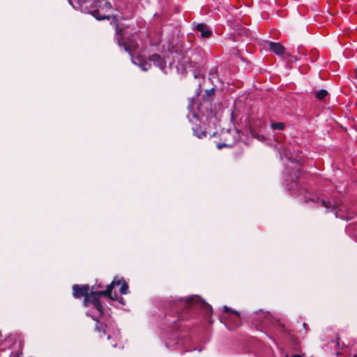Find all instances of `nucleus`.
I'll list each match as a JSON object with an SVG mask.
<instances>
[{
    "mask_svg": "<svg viewBox=\"0 0 357 357\" xmlns=\"http://www.w3.org/2000/svg\"><path fill=\"white\" fill-rule=\"evenodd\" d=\"M121 286V294L128 293V284L123 278L116 276L112 282L106 287L105 290L91 291V296L83 301V305L86 307H91L92 310L86 314L93 320L96 321V330L100 333V337L107 336V339L111 341L113 347H116L120 341V331L115 324L108 322L107 324L98 321L104 314V308L100 301L101 296H105L112 301H118V295L112 294V290L115 287Z\"/></svg>",
    "mask_w": 357,
    "mask_h": 357,
    "instance_id": "1",
    "label": "nucleus"
},
{
    "mask_svg": "<svg viewBox=\"0 0 357 357\" xmlns=\"http://www.w3.org/2000/svg\"><path fill=\"white\" fill-rule=\"evenodd\" d=\"M191 298L174 300L168 303V309L165 315V324L171 331H186L190 330L188 323L189 310L186 305Z\"/></svg>",
    "mask_w": 357,
    "mask_h": 357,
    "instance_id": "2",
    "label": "nucleus"
},
{
    "mask_svg": "<svg viewBox=\"0 0 357 357\" xmlns=\"http://www.w3.org/2000/svg\"><path fill=\"white\" fill-rule=\"evenodd\" d=\"M91 8L89 10L98 20H103L109 18L105 15L107 10H110L112 6L110 3L105 0H93V3L90 5Z\"/></svg>",
    "mask_w": 357,
    "mask_h": 357,
    "instance_id": "3",
    "label": "nucleus"
},
{
    "mask_svg": "<svg viewBox=\"0 0 357 357\" xmlns=\"http://www.w3.org/2000/svg\"><path fill=\"white\" fill-rule=\"evenodd\" d=\"M116 40L119 46L123 47L124 50L129 52L130 54L135 51L138 47V44L136 40L128 38L126 41L123 38V30L120 29L119 24H116Z\"/></svg>",
    "mask_w": 357,
    "mask_h": 357,
    "instance_id": "4",
    "label": "nucleus"
},
{
    "mask_svg": "<svg viewBox=\"0 0 357 357\" xmlns=\"http://www.w3.org/2000/svg\"><path fill=\"white\" fill-rule=\"evenodd\" d=\"M91 291L89 284H74L73 286V296L75 298L83 297L85 301L90 297Z\"/></svg>",
    "mask_w": 357,
    "mask_h": 357,
    "instance_id": "5",
    "label": "nucleus"
},
{
    "mask_svg": "<svg viewBox=\"0 0 357 357\" xmlns=\"http://www.w3.org/2000/svg\"><path fill=\"white\" fill-rule=\"evenodd\" d=\"M195 30L200 32L202 38H210L212 36V31L204 23L197 24Z\"/></svg>",
    "mask_w": 357,
    "mask_h": 357,
    "instance_id": "6",
    "label": "nucleus"
},
{
    "mask_svg": "<svg viewBox=\"0 0 357 357\" xmlns=\"http://www.w3.org/2000/svg\"><path fill=\"white\" fill-rule=\"evenodd\" d=\"M149 60L153 63V64L161 70H164L166 68V61L159 54H155L149 56Z\"/></svg>",
    "mask_w": 357,
    "mask_h": 357,
    "instance_id": "7",
    "label": "nucleus"
},
{
    "mask_svg": "<svg viewBox=\"0 0 357 357\" xmlns=\"http://www.w3.org/2000/svg\"><path fill=\"white\" fill-rule=\"evenodd\" d=\"M269 49L277 55H282L284 52V47L279 43L270 42Z\"/></svg>",
    "mask_w": 357,
    "mask_h": 357,
    "instance_id": "8",
    "label": "nucleus"
},
{
    "mask_svg": "<svg viewBox=\"0 0 357 357\" xmlns=\"http://www.w3.org/2000/svg\"><path fill=\"white\" fill-rule=\"evenodd\" d=\"M328 95V92L325 89H321L319 91L316 93V98L319 100H324Z\"/></svg>",
    "mask_w": 357,
    "mask_h": 357,
    "instance_id": "9",
    "label": "nucleus"
},
{
    "mask_svg": "<svg viewBox=\"0 0 357 357\" xmlns=\"http://www.w3.org/2000/svg\"><path fill=\"white\" fill-rule=\"evenodd\" d=\"M271 128L273 129V130H282L284 129L285 128V125L284 123H272L271 125Z\"/></svg>",
    "mask_w": 357,
    "mask_h": 357,
    "instance_id": "10",
    "label": "nucleus"
},
{
    "mask_svg": "<svg viewBox=\"0 0 357 357\" xmlns=\"http://www.w3.org/2000/svg\"><path fill=\"white\" fill-rule=\"evenodd\" d=\"M199 105V102L197 99H192L190 103L188 105V107L190 110L194 111L195 107H198Z\"/></svg>",
    "mask_w": 357,
    "mask_h": 357,
    "instance_id": "11",
    "label": "nucleus"
},
{
    "mask_svg": "<svg viewBox=\"0 0 357 357\" xmlns=\"http://www.w3.org/2000/svg\"><path fill=\"white\" fill-rule=\"evenodd\" d=\"M15 357H31L29 356H25L24 355L22 347L20 346L18 351H17L15 354Z\"/></svg>",
    "mask_w": 357,
    "mask_h": 357,
    "instance_id": "12",
    "label": "nucleus"
},
{
    "mask_svg": "<svg viewBox=\"0 0 357 357\" xmlns=\"http://www.w3.org/2000/svg\"><path fill=\"white\" fill-rule=\"evenodd\" d=\"M321 204L323 206L326 207V208H331V207L333 208V206L331 205L330 202H326V201L322 200Z\"/></svg>",
    "mask_w": 357,
    "mask_h": 357,
    "instance_id": "13",
    "label": "nucleus"
},
{
    "mask_svg": "<svg viewBox=\"0 0 357 357\" xmlns=\"http://www.w3.org/2000/svg\"><path fill=\"white\" fill-rule=\"evenodd\" d=\"M300 194L307 193V190L305 188H301L299 190Z\"/></svg>",
    "mask_w": 357,
    "mask_h": 357,
    "instance_id": "14",
    "label": "nucleus"
},
{
    "mask_svg": "<svg viewBox=\"0 0 357 357\" xmlns=\"http://www.w3.org/2000/svg\"><path fill=\"white\" fill-rule=\"evenodd\" d=\"M196 135L199 138H202L206 136V132H202L200 134L197 133Z\"/></svg>",
    "mask_w": 357,
    "mask_h": 357,
    "instance_id": "15",
    "label": "nucleus"
},
{
    "mask_svg": "<svg viewBox=\"0 0 357 357\" xmlns=\"http://www.w3.org/2000/svg\"><path fill=\"white\" fill-rule=\"evenodd\" d=\"M314 201H315V200H314V199H313V198H307V197H305V201H304V202H305V203H307V202H314Z\"/></svg>",
    "mask_w": 357,
    "mask_h": 357,
    "instance_id": "16",
    "label": "nucleus"
},
{
    "mask_svg": "<svg viewBox=\"0 0 357 357\" xmlns=\"http://www.w3.org/2000/svg\"><path fill=\"white\" fill-rule=\"evenodd\" d=\"M224 310H225V312H229V308L227 307H226V306L224 307Z\"/></svg>",
    "mask_w": 357,
    "mask_h": 357,
    "instance_id": "17",
    "label": "nucleus"
},
{
    "mask_svg": "<svg viewBox=\"0 0 357 357\" xmlns=\"http://www.w3.org/2000/svg\"><path fill=\"white\" fill-rule=\"evenodd\" d=\"M291 357H301V356L299 355L295 354V355H293Z\"/></svg>",
    "mask_w": 357,
    "mask_h": 357,
    "instance_id": "18",
    "label": "nucleus"
},
{
    "mask_svg": "<svg viewBox=\"0 0 357 357\" xmlns=\"http://www.w3.org/2000/svg\"><path fill=\"white\" fill-rule=\"evenodd\" d=\"M97 287H98V288H100V287H102V286H101V284H98V285H97Z\"/></svg>",
    "mask_w": 357,
    "mask_h": 357,
    "instance_id": "19",
    "label": "nucleus"
},
{
    "mask_svg": "<svg viewBox=\"0 0 357 357\" xmlns=\"http://www.w3.org/2000/svg\"><path fill=\"white\" fill-rule=\"evenodd\" d=\"M356 77L357 78V69L355 70Z\"/></svg>",
    "mask_w": 357,
    "mask_h": 357,
    "instance_id": "20",
    "label": "nucleus"
},
{
    "mask_svg": "<svg viewBox=\"0 0 357 357\" xmlns=\"http://www.w3.org/2000/svg\"><path fill=\"white\" fill-rule=\"evenodd\" d=\"M233 313L235 314V316H237L236 312H233Z\"/></svg>",
    "mask_w": 357,
    "mask_h": 357,
    "instance_id": "21",
    "label": "nucleus"
},
{
    "mask_svg": "<svg viewBox=\"0 0 357 357\" xmlns=\"http://www.w3.org/2000/svg\"><path fill=\"white\" fill-rule=\"evenodd\" d=\"M233 313L235 314V316H237L236 312H233Z\"/></svg>",
    "mask_w": 357,
    "mask_h": 357,
    "instance_id": "22",
    "label": "nucleus"
},
{
    "mask_svg": "<svg viewBox=\"0 0 357 357\" xmlns=\"http://www.w3.org/2000/svg\"><path fill=\"white\" fill-rule=\"evenodd\" d=\"M354 357H357V355H356V354H355V355L354 356Z\"/></svg>",
    "mask_w": 357,
    "mask_h": 357,
    "instance_id": "23",
    "label": "nucleus"
}]
</instances>
